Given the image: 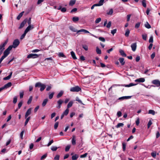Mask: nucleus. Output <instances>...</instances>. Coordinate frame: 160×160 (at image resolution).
<instances>
[{"mask_svg":"<svg viewBox=\"0 0 160 160\" xmlns=\"http://www.w3.org/2000/svg\"><path fill=\"white\" fill-rule=\"evenodd\" d=\"M35 87H36L40 88V90L41 92L43 91L46 88V86L40 82L36 83L35 84Z\"/></svg>","mask_w":160,"mask_h":160,"instance_id":"f257e3e1","label":"nucleus"},{"mask_svg":"<svg viewBox=\"0 0 160 160\" xmlns=\"http://www.w3.org/2000/svg\"><path fill=\"white\" fill-rule=\"evenodd\" d=\"M70 91L72 92H78L81 90V88L78 86L72 87L70 89Z\"/></svg>","mask_w":160,"mask_h":160,"instance_id":"f03ea898","label":"nucleus"},{"mask_svg":"<svg viewBox=\"0 0 160 160\" xmlns=\"http://www.w3.org/2000/svg\"><path fill=\"white\" fill-rule=\"evenodd\" d=\"M83 32L84 33H89L91 35L94 37H95L96 38H97V37L94 35L90 33L89 31H88L85 30V29H81L80 30H78L77 31V33H78V32Z\"/></svg>","mask_w":160,"mask_h":160,"instance_id":"7ed1b4c3","label":"nucleus"},{"mask_svg":"<svg viewBox=\"0 0 160 160\" xmlns=\"http://www.w3.org/2000/svg\"><path fill=\"white\" fill-rule=\"evenodd\" d=\"M8 41V40L7 39L5 41L4 43L1 44L0 45V51H1V53H2V51L4 49V47L7 43Z\"/></svg>","mask_w":160,"mask_h":160,"instance_id":"20e7f679","label":"nucleus"},{"mask_svg":"<svg viewBox=\"0 0 160 160\" xmlns=\"http://www.w3.org/2000/svg\"><path fill=\"white\" fill-rule=\"evenodd\" d=\"M20 42L19 40L18 39H16L14 40L13 43V45H12L13 48H16L19 44Z\"/></svg>","mask_w":160,"mask_h":160,"instance_id":"39448f33","label":"nucleus"},{"mask_svg":"<svg viewBox=\"0 0 160 160\" xmlns=\"http://www.w3.org/2000/svg\"><path fill=\"white\" fill-rule=\"evenodd\" d=\"M38 55L36 54H33L31 53L29 54L27 56L28 58H38Z\"/></svg>","mask_w":160,"mask_h":160,"instance_id":"423d86ee","label":"nucleus"},{"mask_svg":"<svg viewBox=\"0 0 160 160\" xmlns=\"http://www.w3.org/2000/svg\"><path fill=\"white\" fill-rule=\"evenodd\" d=\"M152 83L153 84L156 85L157 87L160 86V81L158 79L153 80Z\"/></svg>","mask_w":160,"mask_h":160,"instance_id":"0eeeda50","label":"nucleus"},{"mask_svg":"<svg viewBox=\"0 0 160 160\" xmlns=\"http://www.w3.org/2000/svg\"><path fill=\"white\" fill-rule=\"evenodd\" d=\"M27 21V18L25 19L21 23L19 27V29H21L25 25V24L26 23Z\"/></svg>","mask_w":160,"mask_h":160,"instance_id":"6e6552de","label":"nucleus"},{"mask_svg":"<svg viewBox=\"0 0 160 160\" xmlns=\"http://www.w3.org/2000/svg\"><path fill=\"white\" fill-rule=\"evenodd\" d=\"M32 109V108H30L27 110L25 116V118H27L31 114V113Z\"/></svg>","mask_w":160,"mask_h":160,"instance_id":"1a4fd4ad","label":"nucleus"},{"mask_svg":"<svg viewBox=\"0 0 160 160\" xmlns=\"http://www.w3.org/2000/svg\"><path fill=\"white\" fill-rule=\"evenodd\" d=\"M145 81V79L144 78H140L136 79L135 82H143Z\"/></svg>","mask_w":160,"mask_h":160,"instance_id":"9d476101","label":"nucleus"},{"mask_svg":"<svg viewBox=\"0 0 160 160\" xmlns=\"http://www.w3.org/2000/svg\"><path fill=\"white\" fill-rule=\"evenodd\" d=\"M131 47L132 51L134 52L136 51L137 48L136 43H132L131 45Z\"/></svg>","mask_w":160,"mask_h":160,"instance_id":"9b49d317","label":"nucleus"},{"mask_svg":"<svg viewBox=\"0 0 160 160\" xmlns=\"http://www.w3.org/2000/svg\"><path fill=\"white\" fill-rule=\"evenodd\" d=\"M33 28V25H29L26 28L24 32H25V33H27L31 29Z\"/></svg>","mask_w":160,"mask_h":160,"instance_id":"f8f14e48","label":"nucleus"},{"mask_svg":"<svg viewBox=\"0 0 160 160\" xmlns=\"http://www.w3.org/2000/svg\"><path fill=\"white\" fill-rule=\"evenodd\" d=\"M131 96H123L119 98V100H124L130 99L131 98Z\"/></svg>","mask_w":160,"mask_h":160,"instance_id":"ddd939ff","label":"nucleus"},{"mask_svg":"<svg viewBox=\"0 0 160 160\" xmlns=\"http://www.w3.org/2000/svg\"><path fill=\"white\" fill-rule=\"evenodd\" d=\"M72 143L73 145H75L76 144V137L74 135L72 136Z\"/></svg>","mask_w":160,"mask_h":160,"instance_id":"4468645a","label":"nucleus"},{"mask_svg":"<svg viewBox=\"0 0 160 160\" xmlns=\"http://www.w3.org/2000/svg\"><path fill=\"white\" fill-rule=\"evenodd\" d=\"M79 157V155L77 154H75L72 155V160H76Z\"/></svg>","mask_w":160,"mask_h":160,"instance_id":"2eb2a0df","label":"nucleus"},{"mask_svg":"<svg viewBox=\"0 0 160 160\" xmlns=\"http://www.w3.org/2000/svg\"><path fill=\"white\" fill-rule=\"evenodd\" d=\"M73 103V102L72 101H71L68 103L67 106V108L68 109L69 108H71L72 105Z\"/></svg>","mask_w":160,"mask_h":160,"instance_id":"dca6fc26","label":"nucleus"},{"mask_svg":"<svg viewBox=\"0 0 160 160\" xmlns=\"http://www.w3.org/2000/svg\"><path fill=\"white\" fill-rule=\"evenodd\" d=\"M119 53H120V54L123 57H126V53L124 52V51L121 49H120L119 50Z\"/></svg>","mask_w":160,"mask_h":160,"instance_id":"f3484780","label":"nucleus"},{"mask_svg":"<svg viewBox=\"0 0 160 160\" xmlns=\"http://www.w3.org/2000/svg\"><path fill=\"white\" fill-rule=\"evenodd\" d=\"M12 85V83L11 82H9L6 84L3 87L4 88H7L10 87Z\"/></svg>","mask_w":160,"mask_h":160,"instance_id":"a211bd4d","label":"nucleus"},{"mask_svg":"<svg viewBox=\"0 0 160 160\" xmlns=\"http://www.w3.org/2000/svg\"><path fill=\"white\" fill-rule=\"evenodd\" d=\"M10 52L7 51L6 49L3 52V56H4L5 57H6L9 54Z\"/></svg>","mask_w":160,"mask_h":160,"instance_id":"6ab92c4d","label":"nucleus"},{"mask_svg":"<svg viewBox=\"0 0 160 160\" xmlns=\"http://www.w3.org/2000/svg\"><path fill=\"white\" fill-rule=\"evenodd\" d=\"M12 74V72H11L8 76H7L6 77H5L3 78V80H7L11 78Z\"/></svg>","mask_w":160,"mask_h":160,"instance_id":"aec40b11","label":"nucleus"},{"mask_svg":"<svg viewBox=\"0 0 160 160\" xmlns=\"http://www.w3.org/2000/svg\"><path fill=\"white\" fill-rule=\"evenodd\" d=\"M119 61L122 65H123L124 64L125 62L124 61V59L123 58H119Z\"/></svg>","mask_w":160,"mask_h":160,"instance_id":"412c9836","label":"nucleus"},{"mask_svg":"<svg viewBox=\"0 0 160 160\" xmlns=\"http://www.w3.org/2000/svg\"><path fill=\"white\" fill-rule=\"evenodd\" d=\"M104 0H100L99 1V3L96 4L98 6H100L102 5L103 4Z\"/></svg>","mask_w":160,"mask_h":160,"instance_id":"4be33fe9","label":"nucleus"},{"mask_svg":"<svg viewBox=\"0 0 160 160\" xmlns=\"http://www.w3.org/2000/svg\"><path fill=\"white\" fill-rule=\"evenodd\" d=\"M48 101V99H45L43 101V102L42 103V107H44L46 105V104L47 102Z\"/></svg>","mask_w":160,"mask_h":160,"instance_id":"5701e85b","label":"nucleus"},{"mask_svg":"<svg viewBox=\"0 0 160 160\" xmlns=\"http://www.w3.org/2000/svg\"><path fill=\"white\" fill-rule=\"evenodd\" d=\"M24 13V12L23 11L20 13L19 15L18 16V17L17 18V19L18 20H19L20 19V18L22 17V16Z\"/></svg>","mask_w":160,"mask_h":160,"instance_id":"b1692460","label":"nucleus"},{"mask_svg":"<svg viewBox=\"0 0 160 160\" xmlns=\"http://www.w3.org/2000/svg\"><path fill=\"white\" fill-rule=\"evenodd\" d=\"M63 92L62 91H61L57 95V98H59L61 97L63 95Z\"/></svg>","mask_w":160,"mask_h":160,"instance_id":"393cba45","label":"nucleus"},{"mask_svg":"<svg viewBox=\"0 0 160 160\" xmlns=\"http://www.w3.org/2000/svg\"><path fill=\"white\" fill-rule=\"evenodd\" d=\"M69 29L74 32H77V30L76 29H75V28H74L73 26H70L69 27Z\"/></svg>","mask_w":160,"mask_h":160,"instance_id":"a878e982","label":"nucleus"},{"mask_svg":"<svg viewBox=\"0 0 160 160\" xmlns=\"http://www.w3.org/2000/svg\"><path fill=\"white\" fill-rule=\"evenodd\" d=\"M137 85V84H134L132 83H131L129 84L125 85V86L127 87H129L132 86H135Z\"/></svg>","mask_w":160,"mask_h":160,"instance_id":"bb28decb","label":"nucleus"},{"mask_svg":"<svg viewBox=\"0 0 160 160\" xmlns=\"http://www.w3.org/2000/svg\"><path fill=\"white\" fill-rule=\"evenodd\" d=\"M130 30L129 29H127L126 30L125 35L126 37H128L130 33Z\"/></svg>","mask_w":160,"mask_h":160,"instance_id":"cd10ccee","label":"nucleus"},{"mask_svg":"<svg viewBox=\"0 0 160 160\" xmlns=\"http://www.w3.org/2000/svg\"><path fill=\"white\" fill-rule=\"evenodd\" d=\"M76 0H71L69 4L70 6H72L75 3Z\"/></svg>","mask_w":160,"mask_h":160,"instance_id":"c85d7f7f","label":"nucleus"},{"mask_svg":"<svg viewBox=\"0 0 160 160\" xmlns=\"http://www.w3.org/2000/svg\"><path fill=\"white\" fill-rule=\"evenodd\" d=\"M71 55L73 59H76L77 58L76 57L75 54L73 51H72L71 52Z\"/></svg>","mask_w":160,"mask_h":160,"instance_id":"c756f323","label":"nucleus"},{"mask_svg":"<svg viewBox=\"0 0 160 160\" xmlns=\"http://www.w3.org/2000/svg\"><path fill=\"white\" fill-rule=\"evenodd\" d=\"M69 112V109L67 108V109L65 110V111L63 112V113H62L64 115L66 116L68 114Z\"/></svg>","mask_w":160,"mask_h":160,"instance_id":"7c9ffc66","label":"nucleus"},{"mask_svg":"<svg viewBox=\"0 0 160 160\" xmlns=\"http://www.w3.org/2000/svg\"><path fill=\"white\" fill-rule=\"evenodd\" d=\"M144 26L146 28L148 29L150 28H151L150 25L148 22H147L145 24Z\"/></svg>","mask_w":160,"mask_h":160,"instance_id":"2f4dec72","label":"nucleus"},{"mask_svg":"<svg viewBox=\"0 0 160 160\" xmlns=\"http://www.w3.org/2000/svg\"><path fill=\"white\" fill-rule=\"evenodd\" d=\"M76 100L79 103H81V104L84 105V104L81 101V100H80L79 98L78 97H76Z\"/></svg>","mask_w":160,"mask_h":160,"instance_id":"473e14b6","label":"nucleus"},{"mask_svg":"<svg viewBox=\"0 0 160 160\" xmlns=\"http://www.w3.org/2000/svg\"><path fill=\"white\" fill-rule=\"evenodd\" d=\"M76 100L79 103H81V104L84 105V104L81 101V100H80L79 98L78 97H76Z\"/></svg>","mask_w":160,"mask_h":160,"instance_id":"72a5a7b5","label":"nucleus"},{"mask_svg":"<svg viewBox=\"0 0 160 160\" xmlns=\"http://www.w3.org/2000/svg\"><path fill=\"white\" fill-rule=\"evenodd\" d=\"M96 51L98 54H101V51L98 47H97L96 48Z\"/></svg>","mask_w":160,"mask_h":160,"instance_id":"f704fd0d","label":"nucleus"},{"mask_svg":"<svg viewBox=\"0 0 160 160\" xmlns=\"http://www.w3.org/2000/svg\"><path fill=\"white\" fill-rule=\"evenodd\" d=\"M32 96H31L29 98V99L27 102V104H30L31 102L32 101Z\"/></svg>","mask_w":160,"mask_h":160,"instance_id":"c9c22d12","label":"nucleus"},{"mask_svg":"<svg viewBox=\"0 0 160 160\" xmlns=\"http://www.w3.org/2000/svg\"><path fill=\"white\" fill-rule=\"evenodd\" d=\"M113 12V10L112 9H111L109 11L107 12V14L108 15H111Z\"/></svg>","mask_w":160,"mask_h":160,"instance_id":"e433bc0d","label":"nucleus"},{"mask_svg":"<svg viewBox=\"0 0 160 160\" xmlns=\"http://www.w3.org/2000/svg\"><path fill=\"white\" fill-rule=\"evenodd\" d=\"M147 34L146 33H145L144 34H143L142 35V39L146 41V40H147Z\"/></svg>","mask_w":160,"mask_h":160,"instance_id":"4c0bfd02","label":"nucleus"},{"mask_svg":"<svg viewBox=\"0 0 160 160\" xmlns=\"http://www.w3.org/2000/svg\"><path fill=\"white\" fill-rule=\"evenodd\" d=\"M63 101L61 99H59L57 101V104L58 105L61 106V104L63 102Z\"/></svg>","mask_w":160,"mask_h":160,"instance_id":"58836bf2","label":"nucleus"},{"mask_svg":"<svg viewBox=\"0 0 160 160\" xmlns=\"http://www.w3.org/2000/svg\"><path fill=\"white\" fill-rule=\"evenodd\" d=\"M148 113L150 114H152V115H154L155 114V111L152 110H149L148 111Z\"/></svg>","mask_w":160,"mask_h":160,"instance_id":"ea45409f","label":"nucleus"},{"mask_svg":"<svg viewBox=\"0 0 160 160\" xmlns=\"http://www.w3.org/2000/svg\"><path fill=\"white\" fill-rule=\"evenodd\" d=\"M142 5L145 8L146 7V0H142Z\"/></svg>","mask_w":160,"mask_h":160,"instance_id":"a19ab883","label":"nucleus"},{"mask_svg":"<svg viewBox=\"0 0 160 160\" xmlns=\"http://www.w3.org/2000/svg\"><path fill=\"white\" fill-rule=\"evenodd\" d=\"M82 47L86 51H87L88 49V46L86 45H82Z\"/></svg>","mask_w":160,"mask_h":160,"instance_id":"79ce46f5","label":"nucleus"},{"mask_svg":"<svg viewBox=\"0 0 160 160\" xmlns=\"http://www.w3.org/2000/svg\"><path fill=\"white\" fill-rule=\"evenodd\" d=\"M124 124L123 123H118L117 125L116 126L117 128H119L120 127L123 126Z\"/></svg>","mask_w":160,"mask_h":160,"instance_id":"37998d69","label":"nucleus"},{"mask_svg":"<svg viewBox=\"0 0 160 160\" xmlns=\"http://www.w3.org/2000/svg\"><path fill=\"white\" fill-rule=\"evenodd\" d=\"M72 21L74 22H75L78 21L79 20V18L78 17H73L72 18Z\"/></svg>","mask_w":160,"mask_h":160,"instance_id":"c03bdc74","label":"nucleus"},{"mask_svg":"<svg viewBox=\"0 0 160 160\" xmlns=\"http://www.w3.org/2000/svg\"><path fill=\"white\" fill-rule=\"evenodd\" d=\"M88 154L87 153H85V154H83L81 155L80 156V158H85L87 157Z\"/></svg>","mask_w":160,"mask_h":160,"instance_id":"a18cd8bd","label":"nucleus"},{"mask_svg":"<svg viewBox=\"0 0 160 160\" xmlns=\"http://www.w3.org/2000/svg\"><path fill=\"white\" fill-rule=\"evenodd\" d=\"M58 148L55 146H52L51 148V150L53 151H56L57 150Z\"/></svg>","mask_w":160,"mask_h":160,"instance_id":"49530a36","label":"nucleus"},{"mask_svg":"<svg viewBox=\"0 0 160 160\" xmlns=\"http://www.w3.org/2000/svg\"><path fill=\"white\" fill-rule=\"evenodd\" d=\"M24 92L23 91H21L20 92V98H22L23 96Z\"/></svg>","mask_w":160,"mask_h":160,"instance_id":"de8ad7c7","label":"nucleus"},{"mask_svg":"<svg viewBox=\"0 0 160 160\" xmlns=\"http://www.w3.org/2000/svg\"><path fill=\"white\" fill-rule=\"evenodd\" d=\"M26 118V120L25 122V126H26L27 124L28 121H29V120L30 119V117H28L27 118Z\"/></svg>","mask_w":160,"mask_h":160,"instance_id":"09e8293b","label":"nucleus"},{"mask_svg":"<svg viewBox=\"0 0 160 160\" xmlns=\"http://www.w3.org/2000/svg\"><path fill=\"white\" fill-rule=\"evenodd\" d=\"M27 22L29 25H31V18H29L28 20L27 19Z\"/></svg>","mask_w":160,"mask_h":160,"instance_id":"8fccbe9b","label":"nucleus"},{"mask_svg":"<svg viewBox=\"0 0 160 160\" xmlns=\"http://www.w3.org/2000/svg\"><path fill=\"white\" fill-rule=\"evenodd\" d=\"M152 156L154 158H155L156 156L157 153L156 152H154L151 153Z\"/></svg>","mask_w":160,"mask_h":160,"instance_id":"3c124183","label":"nucleus"},{"mask_svg":"<svg viewBox=\"0 0 160 160\" xmlns=\"http://www.w3.org/2000/svg\"><path fill=\"white\" fill-rule=\"evenodd\" d=\"M101 20V18H97L95 21V22L96 23H99Z\"/></svg>","mask_w":160,"mask_h":160,"instance_id":"603ef678","label":"nucleus"},{"mask_svg":"<svg viewBox=\"0 0 160 160\" xmlns=\"http://www.w3.org/2000/svg\"><path fill=\"white\" fill-rule=\"evenodd\" d=\"M117 30L116 29H114L111 30V33L113 35L116 32Z\"/></svg>","mask_w":160,"mask_h":160,"instance_id":"864d4df0","label":"nucleus"},{"mask_svg":"<svg viewBox=\"0 0 160 160\" xmlns=\"http://www.w3.org/2000/svg\"><path fill=\"white\" fill-rule=\"evenodd\" d=\"M58 56L59 57H65V55H64L63 53L62 52H59L58 54Z\"/></svg>","mask_w":160,"mask_h":160,"instance_id":"5fc2aeb1","label":"nucleus"},{"mask_svg":"<svg viewBox=\"0 0 160 160\" xmlns=\"http://www.w3.org/2000/svg\"><path fill=\"white\" fill-rule=\"evenodd\" d=\"M54 94V92H52L50 93V94H49V98L50 99H51L52 98Z\"/></svg>","mask_w":160,"mask_h":160,"instance_id":"6e6d98bb","label":"nucleus"},{"mask_svg":"<svg viewBox=\"0 0 160 160\" xmlns=\"http://www.w3.org/2000/svg\"><path fill=\"white\" fill-rule=\"evenodd\" d=\"M24 133V131H22L20 133V138L22 139H23V136Z\"/></svg>","mask_w":160,"mask_h":160,"instance_id":"4d7b16f0","label":"nucleus"},{"mask_svg":"<svg viewBox=\"0 0 160 160\" xmlns=\"http://www.w3.org/2000/svg\"><path fill=\"white\" fill-rule=\"evenodd\" d=\"M70 148V145H67L65 148V151L66 152H68Z\"/></svg>","mask_w":160,"mask_h":160,"instance_id":"13d9d810","label":"nucleus"},{"mask_svg":"<svg viewBox=\"0 0 160 160\" xmlns=\"http://www.w3.org/2000/svg\"><path fill=\"white\" fill-rule=\"evenodd\" d=\"M111 21H109L106 25V27L108 28H110L111 25Z\"/></svg>","mask_w":160,"mask_h":160,"instance_id":"bf43d9fd","label":"nucleus"},{"mask_svg":"<svg viewBox=\"0 0 160 160\" xmlns=\"http://www.w3.org/2000/svg\"><path fill=\"white\" fill-rule=\"evenodd\" d=\"M140 23L139 22H138L135 25V28H138L139 27V26H140Z\"/></svg>","mask_w":160,"mask_h":160,"instance_id":"052dcab7","label":"nucleus"},{"mask_svg":"<svg viewBox=\"0 0 160 160\" xmlns=\"http://www.w3.org/2000/svg\"><path fill=\"white\" fill-rule=\"evenodd\" d=\"M58 122H56L54 125V129H57L58 126Z\"/></svg>","mask_w":160,"mask_h":160,"instance_id":"680f3d73","label":"nucleus"},{"mask_svg":"<svg viewBox=\"0 0 160 160\" xmlns=\"http://www.w3.org/2000/svg\"><path fill=\"white\" fill-rule=\"evenodd\" d=\"M26 33H25V32H24V33L21 36L20 39H23L26 36Z\"/></svg>","mask_w":160,"mask_h":160,"instance_id":"e2e57ef3","label":"nucleus"},{"mask_svg":"<svg viewBox=\"0 0 160 160\" xmlns=\"http://www.w3.org/2000/svg\"><path fill=\"white\" fill-rule=\"evenodd\" d=\"M152 124V121L151 120H149L148 124V128L150 127Z\"/></svg>","mask_w":160,"mask_h":160,"instance_id":"0e129e2a","label":"nucleus"},{"mask_svg":"<svg viewBox=\"0 0 160 160\" xmlns=\"http://www.w3.org/2000/svg\"><path fill=\"white\" fill-rule=\"evenodd\" d=\"M13 48L12 46L11 45L6 50L10 52V51L12 49V48Z\"/></svg>","mask_w":160,"mask_h":160,"instance_id":"69168bd1","label":"nucleus"},{"mask_svg":"<svg viewBox=\"0 0 160 160\" xmlns=\"http://www.w3.org/2000/svg\"><path fill=\"white\" fill-rule=\"evenodd\" d=\"M53 140H51V141H50L48 143V144L47 145V146L48 147H49V146L50 145H51V144L53 143Z\"/></svg>","mask_w":160,"mask_h":160,"instance_id":"338daca9","label":"nucleus"},{"mask_svg":"<svg viewBox=\"0 0 160 160\" xmlns=\"http://www.w3.org/2000/svg\"><path fill=\"white\" fill-rule=\"evenodd\" d=\"M59 155H56L54 158V160H59Z\"/></svg>","mask_w":160,"mask_h":160,"instance_id":"774afa93","label":"nucleus"}]
</instances>
